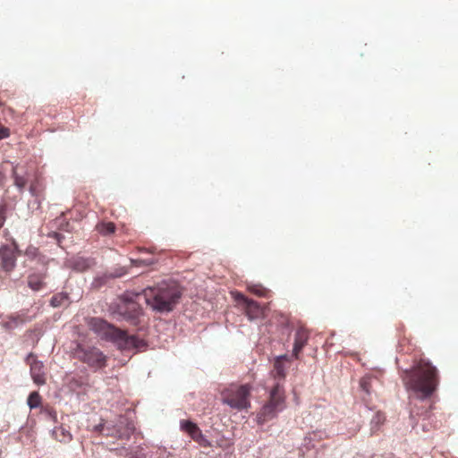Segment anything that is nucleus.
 Masks as SVG:
<instances>
[{"label":"nucleus","instance_id":"nucleus-19","mask_svg":"<svg viewBox=\"0 0 458 458\" xmlns=\"http://www.w3.org/2000/svg\"><path fill=\"white\" fill-rule=\"evenodd\" d=\"M25 322V318L23 316L21 315H15L11 316L8 318V319L4 322V326L8 329H13Z\"/></svg>","mask_w":458,"mask_h":458},{"label":"nucleus","instance_id":"nucleus-29","mask_svg":"<svg viewBox=\"0 0 458 458\" xmlns=\"http://www.w3.org/2000/svg\"><path fill=\"white\" fill-rule=\"evenodd\" d=\"M49 417L55 422L57 420L56 411L53 409L47 411Z\"/></svg>","mask_w":458,"mask_h":458},{"label":"nucleus","instance_id":"nucleus-16","mask_svg":"<svg viewBox=\"0 0 458 458\" xmlns=\"http://www.w3.org/2000/svg\"><path fill=\"white\" fill-rule=\"evenodd\" d=\"M93 260L90 259L78 257L73 259L72 267L77 271L83 272L89 268L93 265Z\"/></svg>","mask_w":458,"mask_h":458},{"label":"nucleus","instance_id":"nucleus-4","mask_svg":"<svg viewBox=\"0 0 458 458\" xmlns=\"http://www.w3.org/2000/svg\"><path fill=\"white\" fill-rule=\"evenodd\" d=\"M285 392L280 384L273 385L269 391L267 402L262 406L257 414V421L262 425L274 418L285 407Z\"/></svg>","mask_w":458,"mask_h":458},{"label":"nucleus","instance_id":"nucleus-23","mask_svg":"<svg viewBox=\"0 0 458 458\" xmlns=\"http://www.w3.org/2000/svg\"><path fill=\"white\" fill-rule=\"evenodd\" d=\"M371 380L372 378L369 377H363L360 381V388L368 394H370L371 390Z\"/></svg>","mask_w":458,"mask_h":458},{"label":"nucleus","instance_id":"nucleus-6","mask_svg":"<svg viewBox=\"0 0 458 458\" xmlns=\"http://www.w3.org/2000/svg\"><path fill=\"white\" fill-rule=\"evenodd\" d=\"M74 357L89 367L100 369L106 365V357L96 347H84L78 344L74 350Z\"/></svg>","mask_w":458,"mask_h":458},{"label":"nucleus","instance_id":"nucleus-21","mask_svg":"<svg viewBox=\"0 0 458 458\" xmlns=\"http://www.w3.org/2000/svg\"><path fill=\"white\" fill-rule=\"evenodd\" d=\"M428 414V409L421 404L420 407L417 405H414V407L411 410V418L413 419L416 416H427Z\"/></svg>","mask_w":458,"mask_h":458},{"label":"nucleus","instance_id":"nucleus-27","mask_svg":"<svg viewBox=\"0 0 458 458\" xmlns=\"http://www.w3.org/2000/svg\"><path fill=\"white\" fill-rule=\"evenodd\" d=\"M385 420V416L383 413L381 412H377L375 417L373 418L372 420V422L374 423H377V424H380V423H383Z\"/></svg>","mask_w":458,"mask_h":458},{"label":"nucleus","instance_id":"nucleus-30","mask_svg":"<svg viewBox=\"0 0 458 458\" xmlns=\"http://www.w3.org/2000/svg\"><path fill=\"white\" fill-rule=\"evenodd\" d=\"M59 297L58 296H54L52 297L51 299V304L54 306V307H57L60 305V301L58 300Z\"/></svg>","mask_w":458,"mask_h":458},{"label":"nucleus","instance_id":"nucleus-14","mask_svg":"<svg viewBox=\"0 0 458 458\" xmlns=\"http://www.w3.org/2000/svg\"><path fill=\"white\" fill-rule=\"evenodd\" d=\"M46 273H31L28 276V286L33 291H40L45 286Z\"/></svg>","mask_w":458,"mask_h":458},{"label":"nucleus","instance_id":"nucleus-17","mask_svg":"<svg viewBox=\"0 0 458 458\" xmlns=\"http://www.w3.org/2000/svg\"><path fill=\"white\" fill-rule=\"evenodd\" d=\"M115 225L113 222H101L96 225V230L102 235H109L115 232Z\"/></svg>","mask_w":458,"mask_h":458},{"label":"nucleus","instance_id":"nucleus-11","mask_svg":"<svg viewBox=\"0 0 458 458\" xmlns=\"http://www.w3.org/2000/svg\"><path fill=\"white\" fill-rule=\"evenodd\" d=\"M285 362H290V359L287 355H281L275 360L274 369L271 371V376L274 377V384H280L281 387L284 388V384L286 377V366Z\"/></svg>","mask_w":458,"mask_h":458},{"label":"nucleus","instance_id":"nucleus-31","mask_svg":"<svg viewBox=\"0 0 458 458\" xmlns=\"http://www.w3.org/2000/svg\"><path fill=\"white\" fill-rule=\"evenodd\" d=\"M155 250L156 249L155 248H151V249H145V248H139V251H148L149 253H155Z\"/></svg>","mask_w":458,"mask_h":458},{"label":"nucleus","instance_id":"nucleus-10","mask_svg":"<svg viewBox=\"0 0 458 458\" xmlns=\"http://www.w3.org/2000/svg\"><path fill=\"white\" fill-rule=\"evenodd\" d=\"M234 299L238 304L243 306L245 313L250 319L257 318L263 314V309L259 304L253 300L248 299L243 294L237 293L234 295Z\"/></svg>","mask_w":458,"mask_h":458},{"label":"nucleus","instance_id":"nucleus-35","mask_svg":"<svg viewBox=\"0 0 458 458\" xmlns=\"http://www.w3.org/2000/svg\"><path fill=\"white\" fill-rule=\"evenodd\" d=\"M3 105H4V103L0 101V106H3Z\"/></svg>","mask_w":458,"mask_h":458},{"label":"nucleus","instance_id":"nucleus-15","mask_svg":"<svg viewBox=\"0 0 458 458\" xmlns=\"http://www.w3.org/2000/svg\"><path fill=\"white\" fill-rule=\"evenodd\" d=\"M52 437L60 443L68 444L72 440V435L69 429L63 425L55 427L52 430Z\"/></svg>","mask_w":458,"mask_h":458},{"label":"nucleus","instance_id":"nucleus-28","mask_svg":"<svg viewBox=\"0 0 458 458\" xmlns=\"http://www.w3.org/2000/svg\"><path fill=\"white\" fill-rule=\"evenodd\" d=\"M10 136V131L8 128L1 127L0 128V140L8 138Z\"/></svg>","mask_w":458,"mask_h":458},{"label":"nucleus","instance_id":"nucleus-1","mask_svg":"<svg viewBox=\"0 0 458 458\" xmlns=\"http://www.w3.org/2000/svg\"><path fill=\"white\" fill-rule=\"evenodd\" d=\"M401 377L406 388L420 396L421 403L433 394L439 384L437 368L422 359L411 369L403 370Z\"/></svg>","mask_w":458,"mask_h":458},{"label":"nucleus","instance_id":"nucleus-9","mask_svg":"<svg viewBox=\"0 0 458 458\" xmlns=\"http://www.w3.org/2000/svg\"><path fill=\"white\" fill-rule=\"evenodd\" d=\"M25 362L30 366V372L33 382L38 386L45 385L47 382L44 363L38 360L33 352L27 355Z\"/></svg>","mask_w":458,"mask_h":458},{"label":"nucleus","instance_id":"nucleus-18","mask_svg":"<svg viewBox=\"0 0 458 458\" xmlns=\"http://www.w3.org/2000/svg\"><path fill=\"white\" fill-rule=\"evenodd\" d=\"M248 290L259 296V297H264V298H268L270 296V291L267 288H265L263 285L261 284H252V285H249L248 286Z\"/></svg>","mask_w":458,"mask_h":458},{"label":"nucleus","instance_id":"nucleus-32","mask_svg":"<svg viewBox=\"0 0 458 458\" xmlns=\"http://www.w3.org/2000/svg\"><path fill=\"white\" fill-rule=\"evenodd\" d=\"M103 429H104V425L103 424H99V425L95 427V430L96 431L101 432Z\"/></svg>","mask_w":458,"mask_h":458},{"label":"nucleus","instance_id":"nucleus-13","mask_svg":"<svg viewBox=\"0 0 458 458\" xmlns=\"http://www.w3.org/2000/svg\"><path fill=\"white\" fill-rule=\"evenodd\" d=\"M309 338L310 332L308 329L301 327L295 331L293 349V356L295 359H299L300 353L301 352L303 347L307 344Z\"/></svg>","mask_w":458,"mask_h":458},{"label":"nucleus","instance_id":"nucleus-8","mask_svg":"<svg viewBox=\"0 0 458 458\" xmlns=\"http://www.w3.org/2000/svg\"><path fill=\"white\" fill-rule=\"evenodd\" d=\"M118 315L131 325L137 326L140 322L142 309L140 305L132 300H123L117 307Z\"/></svg>","mask_w":458,"mask_h":458},{"label":"nucleus","instance_id":"nucleus-5","mask_svg":"<svg viewBox=\"0 0 458 458\" xmlns=\"http://www.w3.org/2000/svg\"><path fill=\"white\" fill-rule=\"evenodd\" d=\"M251 386L248 384L231 386L222 392V400L233 409L243 410L250 407Z\"/></svg>","mask_w":458,"mask_h":458},{"label":"nucleus","instance_id":"nucleus-25","mask_svg":"<svg viewBox=\"0 0 458 458\" xmlns=\"http://www.w3.org/2000/svg\"><path fill=\"white\" fill-rule=\"evenodd\" d=\"M157 261V260L155 259H131V262L134 263L136 266H140V265L149 266V265L155 264Z\"/></svg>","mask_w":458,"mask_h":458},{"label":"nucleus","instance_id":"nucleus-24","mask_svg":"<svg viewBox=\"0 0 458 458\" xmlns=\"http://www.w3.org/2000/svg\"><path fill=\"white\" fill-rule=\"evenodd\" d=\"M133 430H134L133 426L131 423H128L126 426L125 432L122 433L119 430H117L116 437L118 438H128Z\"/></svg>","mask_w":458,"mask_h":458},{"label":"nucleus","instance_id":"nucleus-20","mask_svg":"<svg viewBox=\"0 0 458 458\" xmlns=\"http://www.w3.org/2000/svg\"><path fill=\"white\" fill-rule=\"evenodd\" d=\"M27 403L30 409L38 408L41 404L40 394L37 391L31 392Z\"/></svg>","mask_w":458,"mask_h":458},{"label":"nucleus","instance_id":"nucleus-34","mask_svg":"<svg viewBox=\"0 0 458 458\" xmlns=\"http://www.w3.org/2000/svg\"><path fill=\"white\" fill-rule=\"evenodd\" d=\"M4 451L3 450L2 447H0V458H4Z\"/></svg>","mask_w":458,"mask_h":458},{"label":"nucleus","instance_id":"nucleus-7","mask_svg":"<svg viewBox=\"0 0 458 458\" xmlns=\"http://www.w3.org/2000/svg\"><path fill=\"white\" fill-rule=\"evenodd\" d=\"M18 244L14 239L11 243L2 244L0 246V268L6 274L12 273L17 264Z\"/></svg>","mask_w":458,"mask_h":458},{"label":"nucleus","instance_id":"nucleus-12","mask_svg":"<svg viewBox=\"0 0 458 458\" xmlns=\"http://www.w3.org/2000/svg\"><path fill=\"white\" fill-rule=\"evenodd\" d=\"M181 428L183 431H185L195 442L199 444L201 446L208 447L210 446V443L208 440L203 436L200 428L197 426V424L190 421V420H182Z\"/></svg>","mask_w":458,"mask_h":458},{"label":"nucleus","instance_id":"nucleus-26","mask_svg":"<svg viewBox=\"0 0 458 458\" xmlns=\"http://www.w3.org/2000/svg\"><path fill=\"white\" fill-rule=\"evenodd\" d=\"M7 207L5 204L0 205V229L3 227L6 220Z\"/></svg>","mask_w":458,"mask_h":458},{"label":"nucleus","instance_id":"nucleus-3","mask_svg":"<svg viewBox=\"0 0 458 458\" xmlns=\"http://www.w3.org/2000/svg\"><path fill=\"white\" fill-rule=\"evenodd\" d=\"M89 327L101 338L113 342L121 350H140L146 346V342L135 335H129L127 331L98 318H92Z\"/></svg>","mask_w":458,"mask_h":458},{"label":"nucleus","instance_id":"nucleus-22","mask_svg":"<svg viewBox=\"0 0 458 458\" xmlns=\"http://www.w3.org/2000/svg\"><path fill=\"white\" fill-rule=\"evenodd\" d=\"M13 179L15 186L20 191H22L27 184V179L24 178L23 176H20L15 171H13Z\"/></svg>","mask_w":458,"mask_h":458},{"label":"nucleus","instance_id":"nucleus-2","mask_svg":"<svg viewBox=\"0 0 458 458\" xmlns=\"http://www.w3.org/2000/svg\"><path fill=\"white\" fill-rule=\"evenodd\" d=\"M143 296L146 303L157 312H170L178 303L182 292L175 283L162 282L156 286L148 287L143 290L141 294H137L139 298Z\"/></svg>","mask_w":458,"mask_h":458},{"label":"nucleus","instance_id":"nucleus-33","mask_svg":"<svg viewBox=\"0 0 458 458\" xmlns=\"http://www.w3.org/2000/svg\"><path fill=\"white\" fill-rule=\"evenodd\" d=\"M36 252H37V249H35V248H34L31 251H30V249H28V250H27V251H26V253H27L28 255H29L30 253L34 255V254H36Z\"/></svg>","mask_w":458,"mask_h":458}]
</instances>
